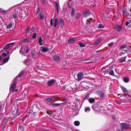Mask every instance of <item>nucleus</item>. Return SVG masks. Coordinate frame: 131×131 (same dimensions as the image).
<instances>
[{
  "instance_id": "f257e3e1",
  "label": "nucleus",
  "mask_w": 131,
  "mask_h": 131,
  "mask_svg": "<svg viewBox=\"0 0 131 131\" xmlns=\"http://www.w3.org/2000/svg\"><path fill=\"white\" fill-rule=\"evenodd\" d=\"M16 82V79H14L13 81V83L11 84V86L10 87V91H12L13 92L14 91V89L15 88L16 85L15 83Z\"/></svg>"
},
{
  "instance_id": "f03ea898",
  "label": "nucleus",
  "mask_w": 131,
  "mask_h": 131,
  "mask_svg": "<svg viewBox=\"0 0 131 131\" xmlns=\"http://www.w3.org/2000/svg\"><path fill=\"white\" fill-rule=\"evenodd\" d=\"M129 46L127 45V44L124 43L121 45L119 47V49L121 50L123 49H125V50H123L122 51H124L125 52H127V50L129 49Z\"/></svg>"
},
{
  "instance_id": "7ed1b4c3",
  "label": "nucleus",
  "mask_w": 131,
  "mask_h": 131,
  "mask_svg": "<svg viewBox=\"0 0 131 131\" xmlns=\"http://www.w3.org/2000/svg\"><path fill=\"white\" fill-rule=\"evenodd\" d=\"M129 8L127 9L126 8L123 7L122 9V12L123 16H126V13L128 14H129L128 12Z\"/></svg>"
},
{
  "instance_id": "20e7f679",
  "label": "nucleus",
  "mask_w": 131,
  "mask_h": 131,
  "mask_svg": "<svg viewBox=\"0 0 131 131\" xmlns=\"http://www.w3.org/2000/svg\"><path fill=\"white\" fill-rule=\"evenodd\" d=\"M121 125V128L123 130L126 129L129 127V125L126 123H122Z\"/></svg>"
},
{
  "instance_id": "39448f33",
  "label": "nucleus",
  "mask_w": 131,
  "mask_h": 131,
  "mask_svg": "<svg viewBox=\"0 0 131 131\" xmlns=\"http://www.w3.org/2000/svg\"><path fill=\"white\" fill-rule=\"evenodd\" d=\"M102 37H100L96 40L95 42L94 43L93 45H98L101 42L102 40Z\"/></svg>"
},
{
  "instance_id": "423d86ee",
  "label": "nucleus",
  "mask_w": 131,
  "mask_h": 131,
  "mask_svg": "<svg viewBox=\"0 0 131 131\" xmlns=\"http://www.w3.org/2000/svg\"><path fill=\"white\" fill-rule=\"evenodd\" d=\"M25 50V46H21L19 50V52L20 53L24 54Z\"/></svg>"
},
{
  "instance_id": "0eeeda50",
  "label": "nucleus",
  "mask_w": 131,
  "mask_h": 131,
  "mask_svg": "<svg viewBox=\"0 0 131 131\" xmlns=\"http://www.w3.org/2000/svg\"><path fill=\"white\" fill-rule=\"evenodd\" d=\"M83 73H78L77 74V77L78 81H80L83 78Z\"/></svg>"
},
{
  "instance_id": "6e6552de",
  "label": "nucleus",
  "mask_w": 131,
  "mask_h": 131,
  "mask_svg": "<svg viewBox=\"0 0 131 131\" xmlns=\"http://www.w3.org/2000/svg\"><path fill=\"white\" fill-rule=\"evenodd\" d=\"M32 62L33 61L31 60L28 59H25L24 61V63L27 65H29L32 63Z\"/></svg>"
},
{
  "instance_id": "1a4fd4ad",
  "label": "nucleus",
  "mask_w": 131,
  "mask_h": 131,
  "mask_svg": "<svg viewBox=\"0 0 131 131\" xmlns=\"http://www.w3.org/2000/svg\"><path fill=\"white\" fill-rule=\"evenodd\" d=\"M15 44V43L14 42H12L8 43L5 45V46L4 47L3 49L4 50L8 49L10 48V46L11 45H13Z\"/></svg>"
},
{
  "instance_id": "9d476101",
  "label": "nucleus",
  "mask_w": 131,
  "mask_h": 131,
  "mask_svg": "<svg viewBox=\"0 0 131 131\" xmlns=\"http://www.w3.org/2000/svg\"><path fill=\"white\" fill-rule=\"evenodd\" d=\"M40 48L42 51L44 52H47L49 50L48 48L45 47H41Z\"/></svg>"
},
{
  "instance_id": "9b49d317",
  "label": "nucleus",
  "mask_w": 131,
  "mask_h": 131,
  "mask_svg": "<svg viewBox=\"0 0 131 131\" xmlns=\"http://www.w3.org/2000/svg\"><path fill=\"white\" fill-rule=\"evenodd\" d=\"M55 82V80H50L48 81L47 82V84H48V86H50L53 85Z\"/></svg>"
},
{
  "instance_id": "f8f14e48",
  "label": "nucleus",
  "mask_w": 131,
  "mask_h": 131,
  "mask_svg": "<svg viewBox=\"0 0 131 131\" xmlns=\"http://www.w3.org/2000/svg\"><path fill=\"white\" fill-rule=\"evenodd\" d=\"M53 60L54 61H57L60 60V58L59 57L56 56L54 55L52 56Z\"/></svg>"
},
{
  "instance_id": "ddd939ff",
  "label": "nucleus",
  "mask_w": 131,
  "mask_h": 131,
  "mask_svg": "<svg viewBox=\"0 0 131 131\" xmlns=\"http://www.w3.org/2000/svg\"><path fill=\"white\" fill-rule=\"evenodd\" d=\"M114 29L117 30L118 32H119L121 31L122 28L120 26L118 25H117L115 27Z\"/></svg>"
},
{
  "instance_id": "4468645a",
  "label": "nucleus",
  "mask_w": 131,
  "mask_h": 131,
  "mask_svg": "<svg viewBox=\"0 0 131 131\" xmlns=\"http://www.w3.org/2000/svg\"><path fill=\"white\" fill-rule=\"evenodd\" d=\"M90 92H89L86 93L84 98V100H88L89 102L90 103V98L89 99L90 96Z\"/></svg>"
},
{
  "instance_id": "2eb2a0df",
  "label": "nucleus",
  "mask_w": 131,
  "mask_h": 131,
  "mask_svg": "<svg viewBox=\"0 0 131 131\" xmlns=\"http://www.w3.org/2000/svg\"><path fill=\"white\" fill-rule=\"evenodd\" d=\"M96 93L97 95L100 96V97H102L103 96V93L102 91H98L96 92Z\"/></svg>"
},
{
  "instance_id": "dca6fc26",
  "label": "nucleus",
  "mask_w": 131,
  "mask_h": 131,
  "mask_svg": "<svg viewBox=\"0 0 131 131\" xmlns=\"http://www.w3.org/2000/svg\"><path fill=\"white\" fill-rule=\"evenodd\" d=\"M121 87L124 93L126 94L128 93V91L126 88L122 86H121Z\"/></svg>"
},
{
  "instance_id": "f3484780",
  "label": "nucleus",
  "mask_w": 131,
  "mask_h": 131,
  "mask_svg": "<svg viewBox=\"0 0 131 131\" xmlns=\"http://www.w3.org/2000/svg\"><path fill=\"white\" fill-rule=\"evenodd\" d=\"M43 40L41 36L40 37L38 40V43L40 45H43Z\"/></svg>"
},
{
  "instance_id": "a211bd4d",
  "label": "nucleus",
  "mask_w": 131,
  "mask_h": 131,
  "mask_svg": "<svg viewBox=\"0 0 131 131\" xmlns=\"http://www.w3.org/2000/svg\"><path fill=\"white\" fill-rule=\"evenodd\" d=\"M90 13V11L88 10H86L84 14V17H86L89 15Z\"/></svg>"
},
{
  "instance_id": "6ab92c4d",
  "label": "nucleus",
  "mask_w": 131,
  "mask_h": 131,
  "mask_svg": "<svg viewBox=\"0 0 131 131\" xmlns=\"http://www.w3.org/2000/svg\"><path fill=\"white\" fill-rule=\"evenodd\" d=\"M59 22L60 24V27H63L64 26V20L63 19H61L59 21Z\"/></svg>"
},
{
  "instance_id": "aec40b11",
  "label": "nucleus",
  "mask_w": 131,
  "mask_h": 131,
  "mask_svg": "<svg viewBox=\"0 0 131 131\" xmlns=\"http://www.w3.org/2000/svg\"><path fill=\"white\" fill-rule=\"evenodd\" d=\"M91 20H94V21H93L92 22L93 23L94 21H95V18L94 17V16L92 13H91Z\"/></svg>"
},
{
  "instance_id": "412c9836",
  "label": "nucleus",
  "mask_w": 131,
  "mask_h": 131,
  "mask_svg": "<svg viewBox=\"0 0 131 131\" xmlns=\"http://www.w3.org/2000/svg\"><path fill=\"white\" fill-rule=\"evenodd\" d=\"M124 81L126 83H128L129 82V79L128 78L124 77L123 78Z\"/></svg>"
},
{
  "instance_id": "4be33fe9",
  "label": "nucleus",
  "mask_w": 131,
  "mask_h": 131,
  "mask_svg": "<svg viewBox=\"0 0 131 131\" xmlns=\"http://www.w3.org/2000/svg\"><path fill=\"white\" fill-rule=\"evenodd\" d=\"M75 41V39H69L68 40V42L69 43H74V41Z\"/></svg>"
},
{
  "instance_id": "5701e85b",
  "label": "nucleus",
  "mask_w": 131,
  "mask_h": 131,
  "mask_svg": "<svg viewBox=\"0 0 131 131\" xmlns=\"http://www.w3.org/2000/svg\"><path fill=\"white\" fill-rule=\"evenodd\" d=\"M126 57V56H125L123 58V59H121L119 61V63H121L125 62V61Z\"/></svg>"
},
{
  "instance_id": "b1692460",
  "label": "nucleus",
  "mask_w": 131,
  "mask_h": 131,
  "mask_svg": "<svg viewBox=\"0 0 131 131\" xmlns=\"http://www.w3.org/2000/svg\"><path fill=\"white\" fill-rule=\"evenodd\" d=\"M6 53L4 52L2 53V55L3 57H5L7 55L9 54V52L8 51L6 50Z\"/></svg>"
},
{
  "instance_id": "393cba45",
  "label": "nucleus",
  "mask_w": 131,
  "mask_h": 131,
  "mask_svg": "<svg viewBox=\"0 0 131 131\" xmlns=\"http://www.w3.org/2000/svg\"><path fill=\"white\" fill-rule=\"evenodd\" d=\"M62 103H53L52 105L55 107H59L61 106Z\"/></svg>"
},
{
  "instance_id": "a878e982",
  "label": "nucleus",
  "mask_w": 131,
  "mask_h": 131,
  "mask_svg": "<svg viewBox=\"0 0 131 131\" xmlns=\"http://www.w3.org/2000/svg\"><path fill=\"white\" fill-rule=\"evenodd\" d=\"M74 125L76 126H78L80 124V122L78 121H75L74 122Z\"/></svg>"
},
{
  "instance_id": "bb28decb",
  "label": "nucleus",
  "mask_w": 131,
  "mask_h": 131,
  "mask_svg": "<svg viewBox=\"0 0 131 131\" xmlns=\"http://www.w3.org/2000/svg\"><path fill=\"white\" fill-rule=\"evenodd\" d=\"M85 111L86 112H89L90 111V108L89 107H86L85 108Z\"/></svg>"
},
{
  "instance_id": "cd10ccee",
  "label": "nucleus",
  "mask_w": 131,
  "mask_h": 131,
  "mask_svg": "<svg viewBox=\"0 0 131 131\" xmlns=\"http://www.w3.org/2000/svg\"><path fill=\"white\" fill-rule=\"evenodd\" d=\"M24 72L23 71H21L19 74L17 76L18 78L20 77L24 74Z\"/></svg>"
},
{
  "instance_id": "c85d7f7f",
  "label": "nucleus",
  "mask_w": 131,
  "mask_h": 131,
  "mask_svg": "<svg viewBox=\"0 0 131 131\" xmlns=\"http://www.w3.org/2000/svg\"><path fill=\"white\" fill-rule=\"evenodd\" d=\"M58 20L57 18H56L54 20V27H56L57 25Z\"/></svg>"
},
{
  "instance_id": "c756f323",
  "label": "nucleus",
  "mask_w": 131,
  "mask_h": 131,
  "mask_svg": "<svg viewBox=\"0 0 131 131\" xmlns=\"http://www.w3.org/2000/svg\"><path fill=\"white\" fill-rule=\"evenodd\" d=\"M9 58V56L7 58H6L4 60L3 62L4 63H6L8 61Z\"/></svg>"
},
{
  "instance_id": "7c9ffc66",
  "label": "nucleus",
  "mask_w": 131,
  "mask_h": 131,
  "mask_svg": "<svg viewBox=\"0 0 131 131\" xmlns=\"http://www.w3.org/2000/svg\"><path fill=\"white\" fill-rule=\"evenodd\" d=\"M79 45L81 47H84L85 46V44L81 42L79 43Z\"/></svg>"
},
{
  "instance_id": "2f4dec72",
  "label": "nucleus",
  "mask_w": 131,
  "mask_h": 131,
  "mask_svg": "<svg viewBox=\"0 0 131 131\" xmlns=\"http://www.w3.org/2000/svg\"><path fill=\"white\" fill-rule=\"evenodd\" d=\"M109 74L112 76H114V72L113 70H111L109 73Z\"/></svg>"
},
{
  "instance_id": "473e14b6",
  "label": "nucleus",
  "mask_w": 131,
  "mask_h": 131,
  "mask_svg": "<svg viewBox=\"0 0 131 131\" xmlns=\"http://www.w3.org/2000/svg\"><path fill=\"white\" fill-rule=\"evenodd\" d=\"M12 24L11 23H9V24L7 26V28L8 29H9L12 27Z\"/></svg>"
},
{
  "instance_id": "72a5a7b5",
  "label": "nucleus",
  "mask_w": 131,
  "mask_h": 131,
  "mask_svg": "<svg viewBox=\"0 0 131 131\" xmlns=\"http://www.w3.org/2000/svg\"><path fill=\"white\" fill-rule=\"evenodd\" d=\"M104 28V27L101 24H99L97 27L98 28Z\"/></svg>"
},
{
  "instance_id": "f704fd0d",
  "label": "nucleus",
  "mask_w": 131,
  "mask_h": 131,
  "mask_svg": "<svg viewBox=\"0 0 131 131\" xmlns=\"http://www.w3.org/2000/svg\"><path fill=\"white\" fill-rule=\"evenodd\" d=\"M95 100L94 98H91V103H93L94 102Z\"/></svg>"
},
{
  "instance_id": "c9c22d12",
  "label": "nucleus",
  "mask_w": 131,
  "mask_h": 131,
  "mask_svg": "<svg viewBox=\"0 0 131 131\" xmlns=\"http://www.w3.org/2000/svg\"><path fill=\"white\" fill-rule=\"evenodd\" d=\"M79 1V5L80 4H82V3H83V2L81 0V1H80V0H78V1ZM77 6H79V5H78V4H77Z\"/></svg>"
},
{
  "instance_id": "e433bc0d",
  "label": "nucleus",
  "mask_w": 131,
  "mask_h": 131,
  "mask_svg": "<svg viewBox=\"0 0 131 131\" xmlns=\"http://www.w3.org/2000/svg\"><path fill=\"white\" fill-rule=\"evenodd\" d=\"M77 15L75 17V18H78L81 16V14L80 13H78L77 14Z\"/></svg>"
},
{
  "instance_id": "4c0bfd02",
  "label": "nucleus",
  "mask_w": 131,
  "mask_h": 131,
  "mask_svg": "<svg viewBox=\"0 0 131 131\" xmlns=\"http://www.w3.org/2000/svg\"><path fill=\"white\" fill-rule=\"evenodd\" d=\"M75 13V10L74 8L72 9V11L71 12V15L72 16H74Z\"/></svg>"
},
{
  "instance_id": "58836bf2",
  "label": "nucleus",
  "mask_w": 131,
  "mask_h": 131,
  "mask_svg": "<svg viewBox=\"0 0 131 131\" xmlns=\"http://www.w3.org/2000/svg\"><path fill=\"white\" fill-rule=\"evenodd\" d=\"M37 34L36 33H34L32 37V38L33 39H35L36 38Z\"/></svg>"
},
{
  "instance_id": "ea45409f",
  "label": "nucleus",
  "mask_w": 131,
  "mask_h": 131,
  "mask_svg": "<svg viewBox=\"0 0 131 131\" xmlns=\"http://www.w3.org/2000/svg\"><path fill=\"white\" fill-rule=\"evenodd\" d=\"M31 55L32 57V58H35L36 57V55L34 53L32 52L31 53Z\"/></svg>"
},
{
  "instance_id": "a19ab883",
  "label": "nucleus",
  "mask_w": 131,
  "mask_h": 131,
  "mask_svg": "<svg viewBox=\"0 0 131 131\" xmlns=\"http://www.w3.org/2000/svg\"><path fill=\"white\" fill-rule=\"evenodd\" d=\"M28 39H25L23 40L22 41L23 42L25 43L28 42Z\"/></svg>"
},
{
  "instance_id": "79ce46f5",
  "label": "nucleus",
  "mask_w": 131,
  "mask_h": 131,
  "mask_svg": "<svg viewBox=\"0 0 131 131\" xmlns=\"http://www.w3.org/2000/svg\"><path fill=\"white\" fill-rule=\"evenodd\" d=\"M17 17V14L16 13H14V14H13V18L15 19Z\"/></svg>"
},
{
  "instance_id": "37998d69",
  "label": "nucleus",
  "mask_w": 131,
  "mask_h": 131,
  "mask_svg": "<svg viewBox=\"0 0 131 131\" xmlns=\"http://www.w3.org/2000/svg\"><path fill=\"white\" fill-rule=\"evenodd\" d=\"M30 28H29L28 27L25 30V33L26 34L28 33L29 31Z\"/></svg>"
},
{
  "instance_id": "c03bdc74",
  "label": "nucleus",
  "mask_w": 131,
  "mask_h": 131,
  "mask_svg": "<svg viewBox=\"0 0 131 131\" xmlns=\"http://www.w3.org/2000/svg\"><path fill=\"white\" fill-rule=\"evenodd\" d=\"M46 100L47 101H48V102H50L52 100L51 98V97H50V98H47L46 99Z\"/></svg>"
},
{
  "instance_id": "a18cd8bd",
  "label": "nucleus",
  "mask_w": 131,
  "mask_h": 131,
  "mask_svg": "<svg viewBox=\"0 0 131 131\" xmlns=\"http://www.w3.org/2000/svg\"><path fill=\"white\" fill-rule=\"evenodd\" d=\"M125 53V52H121L120 53L119 55L120 56H121L124 55Z\"/></svg>"
},
{
  "instance_id": "49530a36",
  "label": "nucleus",
  "mask_w": 131,
  "mask_h": 131,
  "mask_svg": "<svg viewBox=\"0 0 131 131\" xmlns=\"http://www.w3.org/2000/svg\"><path fill=\"white\" fill-rule=\"evenodd\" d=\"M53 19L52 18H51L50 20V24L51 26H52L53 25Z\"/></svg>"
},
{
  "instance_id": "de8ad7c7",
  "label": "nucleus",
  "mask_w": 131,
  "mask_h": 131,
  "mask_svg": "<svg viewBox=\"0 0 131 131\" xmlns=\"http://www.w3.org/2000/svg\"><path fill=\"white\" fill-rule=\"evenodd\" d=\"M44 16V15L43 14H41L40 15V20H42L43 19V17Z\"/></svg>"
},
{
  "instance_id": "09e8293b",
  "label": "nucleus",
  "mask_w": 131,
  "mask_h": 131,
  "mask_svg": "<svg viewBox=\"0 0 131 131\" xmlns=\"http://www.w3.org/2000/svg\"><path fill=\"white\" fill-rule=\"evenodd\" d=\"M29 50H30V48H29L28 47H27V49L26 50V53H28V52H29Z\"/></svg>"
},
{
  "instance_id": "8fccbe9b",
  "label": "nucleus",
  "mask_w": 131,
  "mask_h": 131,
  "mask_svg": "<svg viewBox=\"0 0 131 131\" xmlns=\"http://www.w3.org/2000/svg\"><path fill=\"white\" fill-rule=\"evenodd\" d=\"M2 11L4 14H6V12H7L6 10H5L3 9H2Z\"/></svg>"
},
{
  "instance_id": "3c124183",
  "label": "nucleus",
  "mask_w": 131,
  "mask_h": 131,
  "mask_svg": "<svg viewBox=\"0 0 131 131\" xmlns=\"http://www.w3.org/2000/svg\"><path fill=\"white\" fill-rule=\"evenodd\" d=\"M56 96H53L51 97V98L52 100H53V99H55L56 97Z\"/></svg>"
},
{
  "instance_id": "603ef678",
  "label": "nucleus",
  "mask_w": 131,
  "mask_h": 131,
  "mask_svg": "<svg viewBox=\"0 0 131 131\" xmlns=\"http://www.w3.org/2000/svg\"><path fill=\"white\" fill-rule=\"evenodd\" d=\"M113 43L112 42H111L108 44V46H113Z\"/></svg>"
},
{
  "instance_id": "864d4df0",
  "label": "nucleus",
  "mask_w": 131,
  "mask_h": 131,
  "mask_svg": "<svg viewBox=\"0 0 131 131\" xmlns=\"http://www.w3.org/2000/svg\"><path fill=\"white\" fill-rule=\"evenodd\" d=\"M38 54L39 55V56L40 57H41L42 56V55L41 53L40 52H39L38 53Z\"/></svg>"
},
{
  "instance_id": "5fc2aeb1",
  "label": "nucleus",
  "mask_w": 131,
  "mask_h": 131,
  "mask_svg": "<svg viewBox=\"0 0 131 131\" xmlns=\"http://www.w3.org/2000/svg\"><path fill=\"white\" fill-rule=\"evenodd\" d=\"M129 24V21H127L126 23H125V25L126 26H127L128 24Z\"/></svg>"
},
{
  "instance_id": "6e6d98bb",
  "label": "nucleus",
  "mask_w": 131,
  "mask_h": 131,
  "mask_svg": "<svg viewBox=\"0 0 131 131\" xmlns=\"http://www.w3.org/2000/svg\"><path fill=\"white\" fill-rule=\"evenodd\" d=\"M86 23L87 24H90V21L89 20H88L86 21Z\"/></svg>"
},
{
  "instance_id": "4d7b16f0",
  "label": "nucleus",
  "mask_w": 131,
  "mask_h": 131,
  "mask_svg": "<svg viewBox=\"0 0 131 131\" xmlns=\"http://www.w3.org/2000/svg\"><path fill=\"white\" fill-rule=\"evenodd\" d=\"M128 21H129V24L131 23V19L130 20H129ZM129 26H130V27H131V24H130V25H129Z\"/></svg>"
},
{
  "instance_id": "13d9d810",
  "label": "nucleus",
  "mask_w": 131,
  "mask_h": 131,
  "mask_svg": "<svg viewBox=\"0 0 131 131\" xmlns=\"http://www.w3.org/2000/svg\"><path fill=\"white\" fill-rule=\"evenodd\" d=\"M56 5L57 7H58V3L57 2H56Z\"/></svg>"
},
{
  "instance_id": "bf43d9fd",
  "label": "nucleus",
  "mask_w": 131,
  "mask_h": 131,
  "mask_svg": "<svg viewBox=\"0 0 131 131\" xmlns=\"http://www.w3.org/2000/svg\"><path fill=\"white\" fill-rule=\"evenodd\" d=\"M95 63V62H94V61L92 60H91V63Z\"/></svg>"
},
{
  "instance_id": "052dcab7",
  "label": "nucleus",
  "mask_w": 131,
  "mask_h": 131,
  "mask_svg": "<svg viewBox=\"0 0 131 131\" xmlns=\"http://www.w3.org/2000/svg\"><path fill=\"white\" fill-rule=\"evenodd\" d=\"M2 58V57L1 56H0V61H1Z\"/></svg>"
},
{
  "instance_id": "680f3d73",
  "label": "nucleus",
  "mask_w": 131,
  "mask_h": 131,
  "mask_svg": "<svg viewBox=\"0 0 131 131\" xmlns=\"http://www.w3.org/2000/svg\"><path fill=\"white\" fill-rule=\"evenodd\" d=\"M21 126H19V129H20L21 128Z\"/></svg>"
},
{
  "instance_id": "e2e57ef3",
  "label": "nucleus",
  "mask_w": 131,
  "mask_h": 131,
  "mask_svg": "<svg viewBox=\"0 0 131 131\" xmlns=\"http://www.w3.org/2000/svg\"><path fill=\"white\" fill-rule=\"evenodd\" d=\"M57 12H58V10H59L58 7H57Z\"/></svg>"
},
{
  "instance_id": "0e129e2a",
  "label": "nucleus",
  "mask_w": 131,
  "mask_h": 131,
  "mask_svg": "<svg viewBox=\"0 0 131 131\" xmlns=\"http://www.w3.org/2000/svg\"><path fill=\"white\" fill-rule=\"evenodd\" d=\"M47 114H49V113H50V112H49V111H47Z\"/></svg>"
},
{
  "instance_id": "69168bd1",
  "label": "nucleus",
  "mask_w": 131,
  "mask_h": 131,
  "mask_svg": "<svg viewBox=\"0 0 131 131\" xmlns=\"http://www.w3.org/2000/svg\"><path fill=\"white\" fill-rule=\"evenodd\" d=\"M90 63V61H89L88 62H86L85 63Z\"/></svg>"
},
{
  "instance_id": "338daca9",
  "label": "nucleus",
  "mask_w": 131,
  "mask_h": 131,
  "mask_svg": "<svg viewBox=\"0 0 131 131\" xmlns=\"http://www.w3.org/2000/svg\"><path fill=\"white\" fill-rule=\"evenodd\" d=\"M18 89H17V90H15V92H16V91H18Z\"/></svg>"
},
{
  "instance_id": "774afa93",
  "label": "nucleus",
  "mask_w": 131,
  "mask_h": 131,
  "mask_svg": "<svg viewBox=\"0 0 131 131\" xmlns=\"http://www.w3.org/2000/svg\"><path fill=\"white\" fill-rule=\"evenodd\" d=\"M103 73V74L104 75H105V73H104V72H103V73H102V74Z\"/></svg>"
}]
</instances>
